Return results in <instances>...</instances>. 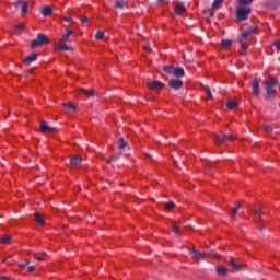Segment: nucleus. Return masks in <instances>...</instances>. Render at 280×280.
I'll return each instance as SVG.
<instances>
[{"label":"nucleus","mask_w":280,"mask_h":280,"mask_svg":"<svg viewBox=\"0 0 280 280\" xmlns=\"http://www.w3.org/2000/svg\"><path fill=\"white\" fill-rule=\"evenodd\" d=\"M253 0H238V5L236 7V19L237 21H246L250 14V5Z\"/></svg>","instance_id":"nucleus-1"},{"label":"nucleus","mask_w":280,"mask_h":280,"mask_svg":"<svg viewBox=\"0 0 280 280\" xmlns=\"http://www.w3.org/2000/svg\"><path fill=\"white\" fill-rule=\"evenodd\" d=\"M257 28L255 26H249L248 28H245L244 32L238 37L240 40V54L242 56L246 55V50L248 49V37L250 34H255Z\"/></svg>","instance_id":"nucleus-2"},{"label":"nucleus","mask_w":280,"mask_h":280,"mask_svg":"<svg viewBox=\"0 0 280 280\" xmlns=\"http://www.w3.org/2000/svg\"><path fill=\"white\" fill-rule=\"evenodd\" d=\"M264 85L266 89V95L270 100L272 95H275V88L277 86V79L270 77L268 81H264Z\"/></svg>","instance_id":"nucleus-3"},{"label":"nucleus","mask_w":280,"mask_h":280,"mask_svg":"<svg viewBox=\"0 0 280 280\" xmlns=\"http://www.w3.org/2000/svg\"><path fill=\"white\" fill-rule=\"evenodd\" d=\"M43 45H49V38L45 34H39L36 39H33L31 43L32 48L43 47Z\"/></svg>","instance_id":"nucleus-4"},{"label":"nucleus","mask_w":280,"mask_h":280,"mask_svg":"<svg viewBox=\"0 0 280 280\" xmlns=\"http://www.w3.org/2000/svg\"><path fill=\"white\" fill-rule=\"evenodd\" d=\"M213 140L215 141V143H224L226 141H233L234 138H232L231 135L221 136V135L214 133Z\"/></svg>","instance_id":"nucleus-5"},{"label":"nucleus","mask_w":280,"mask_h":280,"mask_svg":"<svg viewBox=\"0 0 280 280\" xmlns=\"http://www.w3.org/2000/svg\"><path fill=\"white\" fill-rule=\"evenodd\" d=\"M148 89L151 91H161L165 84H163L161 81H150L147 83Z\"/></svg>","instance_id":"nucleus-6"},{"label":"nucleus","mask_w":280,"mask_h":280,"mask_svg":"<svg viewBox=\"0 0 280 280\" xmlns=\"http://www.w3.org/2000/svg\"><path fill=\"white\" fill-rule=\"evenodd\" d=\"M71 36H73V30L67 27L66 33L61 36L59 43H69V40H71Z\"/></svg>","instance_id":"nucleus-7"},{"label":"nucleus","mask_w":280,"mask_h":280,"mask_svg":"<svg viewBox=\"0 0 280 280\" xmlns=\"http://www.w3.org/2000/svg\"><path fill=\"white\" fill-rule=\"evenodd\" d=\"M168 86L171 89H174L175 91H178V89H180L183 86V80H180V79H172L168 82Z\"/></svg>","instance_id":"nucleus-8"},{"label":"nucleus","mask_w":280,"mask_h":280,"mask_svg":"<svg viewBox=\"0 0 280 280\" xmlns=\"http://www.w3.org/2000/svg\"><path fill=\"white\" fill-rule=\"evenodd\" d=\"M40 132H56V128L49 126V122L44 121L40 124Z\"/></svg>","instance_id":"nucleus-9"},{"label":"nucleus","mask_w":280,"mask_h":280,"mask_svg":"<svg viewBox=\"0 0 280 280\" xmlns=\"http://www.w3.org/2000/svg\"><path fill=\"white\" fill-rule=\"evenodd\" d=\"M191 255H192L194 259H197V261H200V259L207 258V254H205V253L202 254V253L198 252L197 249H192Z\"/></svg>","instance_id":"nucleus-10"},{"label":"nucleus","mask_w":280,"mask_h":280,"mask_svg":"<svg viewBox=\"0 0 280 280\" xmlns=\"http://www.w3.org/2000/svg\"><path fill=\"white\" fill-rule=\"evenodd\" d=\"M215 270L219 277H226V275H229V269L224 266H217Z\"/></svg>","instance_id":"nucleus-11"},{"label":"nucleus","mask_w":280,"mask_h":280,"mask_svg":"<svg viewBox=\"0 0 280 280\" xmlns=\"http://www.w3.org/2000/svg\"><path fill=\"white\" fill-rule=\"evenodd\" d=\"M229 266H231V268H233V270L235 272H240V270H242V266L235 264V258L234 257H230Z\"/></svg>","instance_id":"nucleus-12"},{"label":"nucleus","mask_w":280,"mask_h":280,"mask_svg":"<svg viewBox=\"0 0 280 280\" xmlns=\"http://www.w3.org/2000/svg\"><path fill=\"white\" fill-rule=\"evenodd\" d=\"M37 58H38V55L36 52H33L24 59V62L25 65H32V62H35V60H37Z\"/></svg>","instance_id":"nucleus-13"},{"label":"nucleus","mask_w":280,"mask_h":280,"mask_svg":"<svg viewBox=\"0 0 280 280\" xmlns=\"http://www.w3.org/2000/svg\"><path fill=\"white\" fill-rule=\"evenodd\" d=\"M187 11V8L183 3H177L175 5V14H184Z\"/></svg>","instance_id":"nucleus-14"},{"label":"nucleus","mask_w":280,"mask_h":280,"mask_svg":"<svg viewBox=\"0 0 280 280\" xmlns=\"http://www.w3.org/2000/svg\"><path fill=\"white\" fill-rule=\"evenodd\" d=\"M173 75H175V78H183L185 75V69L174 68Z\"/></svg>","instance_id":"nucleus-15"},{"label":"nucleus","mask_w":280,"mask_h":280,"mask_svg":"<svg viewBox=\"0 0 280 280\" xmlns=\"http://www.w3.org/2000/svg\"><path fill=\"white\" fill-rule=\"evenodd\" d=\"M252 86H253L254 95L257 97V95H259V81L254 79L252 81Z\"/></svg>","instance_id":"nucleus-16"},{"label":"nucleus","mask_w":280,"mask_h":280,"mask_svg":"<svg viewBox=\"0 0 280 280\" xmlns=\"http://www.w3.org/2000/svg\"><path fill=\"white\" fill-rule=\"evenodd\" d=\"M34 220L37 224H39V226H43V224H45V218H43V215H40V213H35Z\"/></svg>","instance_id":"nucleus-17"},{"label":"nucleus","mask_w":280,"mask_h":280,"mask_svg":"<svg viewBox=\"0 0 280 280\" xmlns=\"http://www.w3.org/2000/svg\"><path fill=\"white\" fill-rule=\"evenodd\" d=\"M54 12V10L51 9V7L46 5L42 9V14L43 16H50V14Z\"/></svg>","instance_id":"nucleus-18"},{"label":"nucleus","mask_w":280,"mask_h":280,"mask_svg":"<svg viewBox=\"0 0 280 280\" xmlns=\"http://www.w3.org/2000/svg\"><path fill=\"white\" fill-rule=\"evenodd\" d=\"M233 45V42L231 39H223L221 42L222 49H229Z\"/></svg>","instance_id":"nucleus-19"},{"label":"nucleus","mask_w":280,"mask_h":280,"mask_svg":"<svg viewBox=\"0 0 280 280\" xmlns=\"http://www.w3.org/2000/svg\"><path fill=\"white\" fill-rule=\"evenodd\" d=\"M240 103H237V101H233V100H230L228 101V108H230V110H233V108H237Z\"/></svg>","instance_id":"nucleus-20"},{"label":"nucleus","mask_w":280,"mask_h":280,"mask_svg":"<svg viewBox=\"0 0 280 280\" xmlns=\"http://www.w3.org/2000/svg\"><path fill=\"white\" fill-rule=\"evenodd\" d=\"M70 163L71 165H80V163H82V158L74 155L71 158Z\"/></svg>","instance_id":"nucleus-21"},{"label":"nucleus","mask_w":280,"mask_h":280,"mask_svg":"<svg viewBox=\"0 0 280 280\" xmlns=\"http://www.w3.org/2000/svg\"><path fill=\"white\" fill-rule=\"evenodd\" d=\"M222 3H224V0H214L212 2L213 10H218L219 8H222Z\"/></svg>","instance_id":"nucleus-22"},{"label":"nucleus","mask_w":280,"mask_h":280,"mask_svg":"<svg viewBox=\"0 0 280 280\" xmlns=\"http://www.w3.org/2000/svg\"><path fill=\"white\" fill-rule=\"evenodd\" d=\"M58 49L60 51H71V47L67 46V43H60V45L58 46Z\"/></svg>","instance_id":"nucleus-23"},{"label":"nucleus","mask_w":280,"mask_h":280,"mask_svg":"<svg viewBox=\"0 0 280 280\" xmlns=\"http://www.w3.org/2000/svg\"><path fill=\"white\" fill-rule=\"evenodd\" d=\"M35 259H37L38 261H44L45 257H47V253L42 252L40 255L38 254H34Z\"/></svg>","instance_id":"nucleus-24"},{"label":"nucleus","mask_w":280,"mask_h":280,"mask_svg":"<svg viewBox=\"0 0 280 280\" xmlns=\"http://www.w3.org/2000/svg\"><path fill=\"white\" fill-rule=\"evenodd\" d=\"M65 108H67V110H72L73 113H75V110H78V107L71 103L65 104Z\"/></svg>","instance_id":"nucleus-25"},{"label":"nucleus","mask_w":280,"mask_h":280,"mask_svg":"<svg viewBox=\"0 0 280 280\" xmlns=\"http://www.w3.org/2000/svg\"><path fill=\"white\" fill-rule=\"evenodd\" d=\"M23 30H25V24L20 23V24H18V26L15 27L14 32H15L16 34H21V32H23Z\"/></svg>","instance_id":"nucleus-26"},{"label":"nucleus","mask_w":280,"mask_h":280,"mask_svg":"<svg viewBox=\"0 0 280 280\" xmlns=\"http://www.w3.org/2000/svg\"><path fill=\"white\" fill-rule=\"evenodd\" d=\"M21 13H22V16H25V14H27V2H24L23 4H21Z\"/></svg>","instance_id":"nucleus-27"},{"label":"nucleus","mask_w":280,"mask_h":280,"mask_svg":"<svg viewBox=\"0 0 280 280\" xmlns=\"http://www.w3.org/2000/svg\"><path fill=\"white\" fill-rule=\"evenodd\" d=\"M176 205L173 201H168L167 203H165V209L166 211H172V209H174Z\"/></svg>","instance_id":"nucleus-28"},{"label":"nucleus","mask_w":280,"mask_h":280,"mask_svg":"<svg viewBox=\"0 0 280 280\" xmlns=\"http://www.w3.org/2000/svg\"><path fill=\"white\" fill-rule=\"evenodd\" d=\"M203 91H205L206 95H208L209 100H213V97L211 96V89L209 86H205Z\"/></svg>","instance_id":"nucleus-29"},{"label":"nucleus","mask_w":280,"mask_h":280,"mask_svg":"<svg viewBox=\"0 0 280 280\" xmlns=\"http://www.w3.org/2000/svg\"><path fill=\"white\" fill-rule=\"evenodd\" d=\"M240 205H237L234 209L233 212L231 213L230 218L231 220H235V213H237V211H240Z\"/></svg>","instance_id":"nucleus-30"},{"label":"nucleus","mask_w":280,"mask_h":280,"mask_svg":"<svg viewBox=\"0 0 280 280\" xmlns=\"http://www.w3.org/2000/svg\"><path fill=\"white\" fill-rule=\"evenodd\" d=\"M0 242H1L2 244H10V236H9V235L2 236V237L0 238Z\"/></svg>","instance_id":"nucleus-31"},{"label":"nucleus","mask_w":280,"mask_h":280,"mask_svg":"<svg viewBox=\"0 0 280 280\" xmlns=\"http://www.w3.org/2000/svg\"><path fill=\"white\" fill-rule=\"evenodd\" d=\"M96 40H102L104 38V33L102 31H97L95 34Z\"/></svg>","instance_id":"nucleus-32"},{"label":"nucleus","mask_w":280,"mask_h":280,"mask_svg":"<svg viewBox=\"0 0 280 280\" xmlns=\"http://www.w3.org/2000/svg\"><path fill=\"white\" fill-rule=\"evenodd\" d=\"M164 71L166 73H171L174 75V68L173 67H170V66H164Z\"/></svg>","instance_id":"nucleus-33"},{"label":"nucleus","mask_w":280,"mask_h":280,"mask_svg":"<svg viewBox=\"0 0 280 280\" xmlns=\"http://www.w3.org/2000/svg\"><path fill=\"white\" fill-rule=\"evenodd\" d=\"M81 93H83L84 95H90V96L95 95V91H94V90H91V91H88V90H81Z\"/></svg>","instance_id":"nucleus-34"},{"label":"nucleus","mask_w":280,"mask_h":280,"mask_svg":"<svg viewBox=\"0 0 280 280\" xmlns=\"http://www.w3.org/2000/svg\"><path fill=\"white\" fill-rule=\"evenodd\" d=\"M118 144H119L120 150H124V148H126V141H124V138L119 139Z\"/></svg>","instance_id":"nucleus-35"},{"label":"nucleus","mask_w":280,"mask_h":280,"mask_svg":"<svg viewBox=\"0 0 280 280\" xmlns=\"http://www.w3.org/2000/svg\"><path fill=\"white\" fill-rule=\"evenodd\" d=\"M23 3H24L23 0H15L13 2V5H15V8H19V5H22Z\"/></svg>","instance_id":"nucleus-36"},{"label":"nucleus","mask_w":280,"mask_h":280,"mask_svg":"<svg viewBox=\"0 0 280 280\" xmlns=\"http://www.w3.org/2000/svg\"><path fill=\"white\" fill-rule=\"evenodd\" d=\"M124 5L125 3L119 1H115V4H114L115 8H124Z\"/></svg>","instance_id":"nucleus-37"},{"label":"nucleus","mask_w":280,"mask_h":280,"mask_svg":"<svg viewBox=\"0 0 280 280\" xmlns=\"http://www.w3.org/2000/svg\"><path fill=\"white\" fill-rule=\"evenodd\" d=\"M272 130H273V129H272V126H270V125H266V126H265V131H266V132L270 133V132H272Z\"/></svg>","instance_id":"nucleus-38"},{"label":"nucleus","mask_w":280,"mask_h":280,"mask_svg":"<svg viewBox=\"0 0 280 280\" xmlns=\"http://www.w3.org/2000/svg\"><path fill=\"white\" fill-rule=\"evenodd\" d=\"M26 266H30V261L28 260H26L25 264H21L20 268L23 270V269H25Z\"/></svg>","instance_id":"nucleus-39"},{"label":"nucleus","mask_w":280,"mask_h":280,"mask_svg":"<svg viewBox=\"0 0 280 280\" xmlns=\"http://www.w3.org/2000/svg\"><path fill=\"white\" fill-rule=\"evenodd\" d=\"M143 49H144L145 51H152V48H150V45H149V44L144 45V46H143Z\"/></svg>","instance_id":"nucleus-40"},{"label":"nucleus","mask_w":280,"mask_h":280,"mask_svg":"<svg viewBox=\"0 0 280 280\" xmlns=\"http://www.w3.org/2000/svg\"><path fill=\"white\" fill-rule=\"evenodd\" d=\"M62 20L63 21H73V16H63Z\"/></svg>","instance_id":"nucleus-41"},{"label":"nucleus","mask_w":280,"mask_h":280,"mask_svg":"<svg viewBox=\"0 0 280 280\" xmlns=\"http://www.w3.org/2000/svg\"><path fill=\"white\" fill-rule=\"evenodd\" d=\"M173 231L178 234V223H175L173 226Z\"/></svg>","instance_id":"nucleus-42"},{"label":"nucleus","mask_w":280,"mask_h":280,"mask_svg":"<svg viewBox=\"0 0 280 280\" xmlns=\"http://www.w3.org/2000/svg\"><path fill=\"white\" fill-rule=\"evenodd\" d=\"M81 23H89V18H81Z\"/></svg>","instance_id":"nucleus-43"},{"label":"nucleus","mask_w":280,"mask_h":280,"mask_svg":"<svg viewBox=\"0 0 280 280\" xmlns=\"http://www.w3.org/2000/svg\"><path fill=\"white\" fill-rule=\"evenodd\" d=\"M34 270H36V268L34 266L28 267V272H34Z\"/></svg>","instance_id":"nucleus-44"},{"label":"nucleus","mask_w":280,"mask_h":280,"mask_svg":"<svg viewBox=\"0 0 280 280\" xmlns=\"http://www.w3.org/2000/svg\"><path fill=\"white\" fill-rule=\"evenodd\" d=\"M115 159H117V156H112V158L107 161V163H113V161H115Z\"/></svg>","instance_id":"nucleus-45"},{"label":"nucleus","mask_w":280,"mask_h":280,"mask_svg":"<svg viewBox=\"0 0 280 280\" xmlns=\"http://www.w3.org/2000/svg\"><path fill=\"white\" fill-rule=\"evenodd\" d=\"M257 215H258V218H261V211L260 210L257 212Z\"/></svg>","instance_id":"nucleus-46"},{"label":"nucleus","mask_w":280,"mask_h":280,"mask_svg":"<svg viewBox=\"0 0 280 280\" xmlns=\"http://www.w3.org/2000/svg\"><path fill=\"white\" fill-rule=\"evenodd\" d=\"M213 257H218V254H214Z\"/></svg>","instance_id":"nucleus-47"},{"label":"nucleus","mask_w":280,"mask_h":280,"mask_svg":"<svg viewBox=\"0 0 280 280\" xmlns=\"http://www.w3.org/2000/svg\"><path fill=\"white\" fill-rule=\"evenodd\" d=\"M163 0H159V3H162Z\"/></svg>","instance_id":"nucleus-48"}]
</instances>
